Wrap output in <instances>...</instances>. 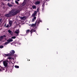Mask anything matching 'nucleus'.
Returning <instances> with one entry per match:
<instances>
[{
  "mask_svg": "<svg viewBox=\"0 0 77 77\" xmlns=\"http://www.w3.org/2000/svg\"><path fill=\"white\" fill-rule=\"evenodd\" d=\"M15 3L17 4H18V2H17V1H15Z\"/></svg>",
  "mask_w": 77,
  "mask_h": 77,
  "instance_id": "24",
  "label": "nucleus"
},
{
  "mask_svg": "<svg viewBox=\"0 0 77 77\" xmlns=\"http://www.w3.org/2000/svg\"><path fill=\"white\" fill-rule=\"evenodd\" d=\"M8 32L10 35H12L13 34V32H12L11 30H8Z\"/></svg>",
  "mask_w": 77,
  "mask_h": 77,
  "instance_id": "9",
  "label": "nucleus"
},
{
  "mask_svg": "<svg viewBox=\"0 0 77 77\" xmlns=\"http://www.w3.org/2000/svg\"><path fill=\"white\" fill-rule=\"evenodd\" d=\"M17 1H18V2L20 1V0H17Z\"/></svg>",
  "mask_w": 77,
  "mask_h": 77,
  "instance_id": "33",
  "label": "nucleus"
},
{
  "mask_svg": "<svg viewBox=\"0 0 77 77\" xmlns=\"http://www.w3.org/2000/svg\"><path fill=\"white\" fill-rule=\"evenodd\" d=\"M9 23L10 26H11V25H12V21L10 20L9 21Z\"/></svg>",
  "mask_w": 77,
  "mask_h": 77,
  "instance_id": "12",
  "label": "nucleus"
},
{
  "mask_svg": "<svg viewBox=\"0 0 77 77\" xmlns=\"http://www.w3.org/2000/svg\"><path fill=\"white\" fill-rule=\"evenodd\" d=\"M3 47H4L3 46H0V48H3Z\"/></svg>",
  "mask_w": 77,
  "mask_h": 77,
  "instance_id": "23",
  "label": "nucleus"
},
{
  "mask_svg": "<svg viewBox=\"0 0 77 77\" xmlns=\"http://www.w3.org/2000/svg\"><path fill=\"white\" fill-rule=\"evenodd\" d=\"M47 29L48 30V29Z\"/></svg>",
  "mask_w": 77,
  "mask_h": 77,
  "instance_id": "34",
  "label": "nucleus"
},
{
  "mask_svg": "<svg viewBox=\"0 0 77 77\" xmlns=\"http://www.w3.org/2000/svg\"><path fill=\"white\" fill-rule=\"evenodd\" d=\"M9 27V24H7V25L6 27Z\"/></svg>",
  "mask_w": 77,
  "mask_h": 77,
  "instance_id": "29",
  "label": "nucleus"
},
{
  "mask_svg": "<svg viewBox=\"0 0 77 77\" xmlns=\"http://www.w3.org/2000/svg\"><path fill=\"white\" fill-rule=\"evenodd\" d=\"M7 41L8 42H12L13 41V40L9 38L8 40H7Z\"/></svg>",
  "mask_w": 77,
  "mask_h": 77,
  "instance_id": "7",
  "label": "nucleus"
},
{
  "mask_svg": "<svg viewBox=\"0 0 77 77\" xmlns=\"http://www.w3.org/2000/svg\"><path fill=\"white\" fill-rule=\"evenodd\" d=\"M20 18L21 20H25V19H26V17H20Z\"/></svg>",
  "mask_w": 77,
  "mask_h": 77,
  "instance_id": "8",
  "label": "nucleus"
},
{
  "mask_svg": "<svg viewBox=\"0 0 77 77\" xmlns=\"http://www.w3.org/2000/svg\"><path fill=\"white\" fill-rule=\"evenodd\" d=\"M36 32V30L35 29H32L30 30L31 34H32L33 32Z\"/></svg>",
  "mask_w": 77,
  "mask_h": 77,
  "instance_id": "5",
  "label": "nucleus"
},
{
  "mask_svg": "<svg viewBox=\"0 0 77 77\" xmlns=\"http://www.w3.org/2000/svg\"><path fill=\"white\" fill-rule=\"evenodd\" d=\"M3 36V38H6V35H4Z\"/></svg>",
  "mask_w": 77,
  "mask_h": 77,
  "instance_id": "25",
  "label": "nucleus"
},
{
  "mask_svg": "<svg viewBox=\"0 0 77 77\" xmlns=\"http://www.w3.org/2000/svg\"><path fill=\"white\" fill-rule=\"evenodd\" d=\"M36 19V17H34L32 19V22H33L35 21V20Z\"/></svg>",
  "mask_w": 77,
  "mask_h": 77,
  "instance_id": "10",
  "label": "nucleus"
},
{
  "mask_svg": "<svg viewBox=\"0 0 77 77\" xmlns=\"http://www.w3.org/2000/svg\"><path fill=\"white\" fill-rule=\"evenodd\" d=\"M26 5V3H25V2H23V3L22 4V5L23 6H24Z\"/></svg>",
  "mask_w": 77,
  "mask_h": 77,
  "instance_id": "22",
  "label": "nucleus"
},
{
  "mask_svg": "<svg viewBox=\"0 0 77 77\" xmlns=\"http://www.w3.org/2000/svg\"><path fill=\"white\" fill-rule=\"evenodd\" d=\"M3 38V36H2L0 37V41H2Z\"/></svg>",
  "mask_w": 77,
  "mask_h": 77,
  "instance_id": "15",
  "label": "nucleus"
},
{
  "mask_svg": "<svg viewBox=\"0 0 77 77\" xmlns=\"http://www.w3.org/2000/svg\"><path fill=\"white\" fill-rule=\"evenodd\" d=\"M46 1H47V0H44V1H43L44 3H45Z\"/></svg>",
  "mask_w": 77,
  "mask_h": 77,
  "instance_id": "26",
  "label": "nucleus"
},
{
  "mask_svg": "<svg viewBox=\"0 0 77 77\" xmlns=\"http://www.w3.org/2000/svg\"><path fill=\"white\" fill-rule=\"evenodd\" d=\"M14 32L16 33L17 34H18L19 33V30H17L16 31Z\"/></svg>",
  "mask_w": 77,
  "mask_h": 77,
  "instance_id": "14",
  "label": "nucleus"
},
{
  "mask_svg": "<svg viewBox=\"0 0 77 77\" xmlns=\"http://www.w3.org/2000/svg\"><path fill=\"white\" fill-rule=\"evenodd\" d=\"M26 33H29V32H30V30L29 29H28L26 30Z\"/></svg>",
  "mask_w": 77,
  "mask_h": 77,
  "instance_id": "16",
  "label": "nucleus"
},
{
  "mask_svg": "<svg viewBox=\"0 0 77 77\" xmlns=\"http://www.w3.org/2000/svg\"><path fill=\"white\" fill-rule=\"evenodd\" d=\"M15 53V51L14 50H12L10 52V53L8 54H5L6 56H12Z\"/></svg>",
  "mask_w": 77,
  "mask_h": 77,
  "instance_id": "2",
  "label": "nucleus"
},
{
  "mask_svg": "<svg viewBox=\"0 0 77 77\" xmlns=\"http://www.w3.org/2000/svg\"><path fill=\"white\" fill-rule=\"evenodd\" d=\"M18 12H19V11H18V10H17L15 11L14 10H12L9 12V14H11V16H12V15L14 16L17 14Z\"/></svg>",
  "mask_w": 77,
  "mask_h": 77,
  "instance_id": "1",
  "label": "nucleus"
},
{
  "mask_svg": "<svg viewBox=\"0 0 77 77\" xmlns=\"http://www.w3.org/2000/svg\"><path fill=\"white\" fill-rule=\"evenodd\" d=\"M9 43V42H6L5 43V45H6L7 44H8Z\"/></svg>",
  "mask_w": 77,
  "mask_h": 77,
  "instance_id": "27",
  "label": "nucleus"
},
{
  "mask_svg": "<svg viewBox=\"0 0 77 77\" xmlns=\"http://www.w3.org/2000/svg\"><path fill=\"white\" fill-rule=\"evenodd\" d=\"M36 13H37V11H35L34 12V14H33L32 15V17H35V15H36Z\"/></svg>",
  "mask_w": 77,
  "mask_h": 77,
  "instance_id": "6",
  "label": "nucleus"
},
{
  "mask_svg": "<svg viewBox=\"0 0 77 77\" xmlns=\"http://www.w3.org/2000/svg\"><path fill=\"white\" fill-rule=\"evenodd\" d=\"M8 61H3L4 65L5 67H7L8 66Z\"/></svg>",
  "mask_w": 77,
  "mask_h": 77,
  "instance_id": "3",
  "label": "nucleus"
},
{
  "mask_svg": "<svg viewBox=\"0 0 77 77\" xmlns=\"http://www.w3.org/2000/svg\"><path fill=\"white\" fill-rule=\"evenodd\" d=\"M37 10H38V12L39 11L38 10V8Z\"/></svg>",
  "mask_w": 77,
  "mask_h": 77,
  "instance_id": "32",
  "label": "nucleus"
},
{
  "mask_svg": "<svg viewBox=\"0 0 77 77\" xmlns=\"http://www.w3.org/2000/svg\"><path fill=\"white\" fill-rule=\"evenodd\" d=\"M31 27H35L36 26V24H32L31 25Z\"/></svg>",
  "mask_w": 77,
  "mask_h": 77,
  "instance_id": "13",
  "label": "nucleus"
},
{
  "mask_svg": "<svg viewBox=\"0 0 77 77\" xmlns=\"http://www.w3.org/2000/svg\"><path fill=\"white\" fill-rule=\"evenodd\" d=\"M40 4V2L39 1H36L35 2V5H39Z\"/></svg>",
  "mask_w": 77,
  "mask_h": 77,
  "instance_id": "11",
  "label": "nucleus"
},
{
  "mask_svg": "<svg viewBox=\"0 0 77 77\" xmlns=\"http://www.w3.org/2000/svg\"><path fill=\"white\" fill-rule=\"evenodd\" d=\"M15 68H19V66H15Z\"/></svg>",
  "mask_w": 77,
  "mask_h": 77,
  "instance_id": "19",
  "label": "nucleus"
},
{
  "mask_svg": "<svg viewBox=\"0 0 77 77\" xmlns=\"http://www.w3.org/2000/svg\"><path fill=\"white\" fill-rule=\"evenodd\" d=\"M8 58L9 59H11V57H9Z\"/></svg>",
  "mask_w": 77,
  "mask_h": 77,
  "instance_id": "31",
  "label": "nucleus"
},
{
  "mask_svg": "<svg viewBox=\"0 0 77 77\" xmlns=\"http://www.w3.org/2000/svg\"><path fill=\"white\" fill-rule=\"evenodd\" d=\"M32 8L33 9H36V6L35 5H33L32 6Z\"/></svg>",
  "mask_w": 77,
  "mask_h": 77,
  "instance_id": "17",
  "label": "nucleus"
},
{
  "mask_svg": "<svg viewBox=\"0 0 77 77\" xmlns=\"http://www.w3.org/2000/svg\"><path fill=\"white\" fill-rule=\"evenodd\" d=\"M8 5L9 7H11V6H12V5L11 4L9 5V4H8Z\"/></svg>",
  "mask_w": 77,
  "mask_h": 77,
  "instance_id": "20",
  "label": "nucleus"
},
{
  "mask_svg": "<svg viewBox=\"0 0 77 77\" xmlns=\"http://www.w3.org/2000/svg\"><path fill=\"white\" fill-rule=\"evenodd\" d=\"M2 71H3V68L0 69V72Z\"/></svg>",
  "mask_w": 77,
  "mask_h": 77,
  "instance_id": "21",
  "label": "nucleus"
},
{
  "mask_svg": "<svg viewBox=\"0 0 77 77\" xmlns=\"http://www.w3.org/2000/svg\"><path fill=\"white\" fill-rule=\"evenodd\" d=\"M2 19H0V22L2 21Z\"/></svg>",
  "mask_w": 77,
  "mask_h": 77,
  "instance_id": "30",
  "label": "nucleus"
},
{
  "mask_svg": "<svg viewBox=\"0 0 77 77\" xmlns=\"http://www.w3.org/2000/svg\"><path fill=\"white\" fill-rule=\"evenodd\" d=\"M15 38H16V37L15 36L12 37L11 38V39H15Z\"/></svg>",
  "mask_w": 77,
  "mask_h": 77,
  "instance_id": "18",
  "label": "nucleus"
},
{
  "mask_svg": "<svg viewBox=\"0 0 77 77\" xmlns=\"http://www.w3.org/2000/svg\"><path fill=\"white\" fill-rule=\"evenodd\" d=\"M5 16L6 17H11L12 16H11V14H10L9 13V14H5Z\"/></svg>",
  "mask_w": 77,
  "mask_h": 77,
  "instance_id": "4",
  "label": "nucleus"
},
{
  "mask_svg": "<svg viewBox=\"0 0 77 77\" xmlns=\"http://www.w3.org/2000/svg\"><path fill=\"white\" fill-rule=\"evenodd\" d=\"M42 7H44V3H43L42 5Z\"/></svg>",
  "mask_w": 77,
  "mask_h": 77,
  "instance_id": "28",
  "label": "nucleus"
}]
</instances>
